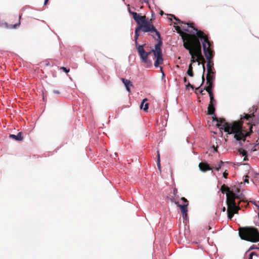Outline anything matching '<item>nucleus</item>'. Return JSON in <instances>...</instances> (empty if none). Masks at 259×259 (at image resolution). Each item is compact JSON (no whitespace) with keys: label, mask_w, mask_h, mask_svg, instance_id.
I'll list each match as a JSON object with an SVG mask.
<instances>
[{"label":"nucleus","mask_w":259,"mask_h":259,"mask_svg":"<svg viewBox=\"0 0 259 259\" xmlns=\"http://www.w3.org/2000/svg\"><path fill=\"white\" fill-rule=\"evenodd\" d=\"M169 16L174 18L176 20L175 24L179 25V26L181 27L182 30L189 32L191 35L196 36L198 39L201 41L203 53L207 60L206 67L207 74L206 77L213 76L214 79H215L214 69L213 68H210V60L212 59L214 56V52L212 50V42L208 40L206 35L203 31L198 30L194 26L193 24L190 23H183L174 15L170 14Z\"/></svg>","instance_id":"nucleus-1"},{"label":"nucleus","mask_w":259,"mask_h":259,"mask_svg":"<svg viewBox=\"0 0 259 259\" xmlns=\"http://www.w3.org/2000/svg\"><path fill=\"white\" fill-rule=\"evenodd\" d=\"M213 121L217 122V126L220 129L224 130L228 134H233L234 138L238 141L241 145V141L245 140L247 135V129L245 128L242 124V120L234 121L229 123L225 120L218 119L216 116L212 117Z\"/></svg>","instance_id":"nucleus-2"},{"label":"nucleus","mask_w":259,"mask_h":259,"mask_svg":"<svg viewBox=\"0 0 259 259\" xmlns=\"http://www.w3.org/2000/svg\"><path fill=\"white\" fill-rule=\"evenodd\" d=\"M239 235L241 239L257 242L259 241V232L257 229L252 227L243 228L239 230Z\"/></svg>","instance_id":"nucleus-3"},{"label":"nucleus","mask_w":259,"mask_h":259,"mask_svg":"<svg viewBox=\"0 0 259 259\" xmlns=\"http://www.w3.org/2000/svg\"><path fill=\"white\" fill-rule=\"evenodd\" d=\"M162 45V41L160 37L158 38L157 43L154 46V49H151V52H152L156 60L154 62V66L158 67L159 65L161 64L163 61L162 53L161 50V46Z\"/></svg>","instance_id":"nucleus-4"},{"label":"nucleus","mask_w":259,"mask_h":259,"mask_svg":"<svg viewBox=\"0 0 259 259\" xmlns=\"http://www.w3.org/2000/svg\"><path fill=\"white\" fill-rule=\"evenodd\" d=\"M184 48L189 50V53L191 55L192 59L191 62L194 63L198 61V59L202 56L201 46L199 41L197 42V47L195 48L193 50L191 49L187 45H184Z\"/></svg>","instance_id":"nucleus-5"},{"label":"nucleus","mask_w":259,"mask_h":259,"mask_svg":"<svg viewBox=\"0 0 259 259\" xmlns=\"http://www.w3.org/2000/svg\"><path fill=\"white\" fill-rule=\"evenodd\" d=\"M146 44L138 45L136 46V48L137 50L141 61L145 64L147 67H150L152 66V61L148 58L146 52L144 48Z\"/></svg>","instance_id":"nucleus-6"},{"label":"nucleus","mask_w":259,"mask_h":259,"mask_svg":"<svg viewBox=\"0 0 259 259\" xmlns=\"http://www.w3.org/2000/svg\"><path fill=\"white\" fill-rule=\"evenodd\" d=\"M140 26H141L142 31L144 32H154L158 38H160V33L156 30L155 26L148 21L145 20L144 21Z\"/></svg>","instance_id":"nucleus-7"},{"label":"nucleus","mask_w":259,"mask_h":259,"mask_svg":"<svg viewBox=\"0 0 259 259\" xmlns=\"http://www.w3.org/2000/svg\"><path fill=\"white\" fill-rule=\"evenodd\" d=\"M228 206L227 215L229 220H231L234 216V213H237L239 207L236 205L235 201H227Z\"/></svg>","instance_id":"nucleus-8"},{"label":"nucleus","mask_w":259,"mask_h":259,"mask_svg":"<svg viewBox=\"0 0 259 259\" xmlns=\"http://www.w3.org/2000/svg\"><path fill=\"white\" fill-rule=\"evenodd\" d=\"M206 85L207 86L204 88V89L207 92L212 91L214 88L213 81L214 80V77H206Z\"/></svg>","instance_id":"nucleus-9"},{"label":"nucleus","mask_w":259,"mask_h":259,"mask_svg":"<svg viewBox=\"0 0 259 259\" xmlns=\"http://www.w3.org/2000/svg\"><path fill=\"white\" fill-rule=\"evenodd\" d=\"M131 14L133 16V19L136 22L138 26H141L144 21L146 20L136 12H131Z\"/></svg>","instance_id":"nucleus-10"},{"label":"nucleus","mask_w":259,"mask_h":259,"mask_svg":"<svg viewBox=\"0 0 259 259\" xmlns=\"http://www.w3.org/2000/svg\"><path fill=\"white\" fill-rule=\"evenodd\" d=\"M221 191L223 194H225V193L226 194V196H227L226 201H228H228H230L231 200L234 201L233 200V199L231 198V196H230L231 191L229 190V189L228 187H227L226 186H225L224 185H223L221 188Z\"/></svg>","instance_id":"nucleus-11"},{"label":"nucleus","mask_w":259,"mask_h":259,"mask_svg":"<svg viewBox=\"0 0 259 259\" xmlns=\"http://www.w3.org/2000/svg\"><path fill=\"white\" fill-rule=\"evenodd\" d=\"M199 167L201 171L205 172L207 170H211V167L207 163L201 162L199 164Z\"/></svg>","instance_id":"nucleus-12"},{"label":"nucleus","mask_w":259,"mask_h":259,"mask_svg":"<svg viewBox=\"0 0 259 259\" xmlns=\"http://www.w3.org/2000/svg\"><path fill=\"white\" fill-rule=\"evenodd\" d=\"M239 156L241 157V158L243 157V161H247L248 160V152L247 151L243 149L240 148L238 150Z\"/></svg>","instance_id":"nucleus-13"},{"label":"nucleus","mask_w":259,"mask_h":259,"mask_svg":"<svg viewBox=\"0 0 259 259\" xmlns=\"http://www.w3.org/2000/svg\"><path fill=\"white\" fill-rule=\"evenodd\" d=\"M187 204H178V206L180 208L183 217L186 220L187 218Z\"/></svg>","instance_id":"nucleus-14"},{"label":"nucleus","mask_w":259,"mask_h":259,"mask_svg":"<svg viewBox=\"0 0 259 259\" xmlns=\"http://www.w3.org/2000/svg\"><path fill=\"white\" fill-rule=\"evenodd\" d=\"M240 194L241 193L240 190L238 188L235 187L231 191L230 196L231 198L235 200L234 199L237 198Z\"/></svg>","instance_id":"nucleus-15"},{"label":"nucleus","mask_w":259,"mask_h":259,"mask_svg":"<svg viewBox=\"0 0 259 259\" xmlns=\"http://www.w3.org/2000/svg\"><path fill=\"white\" fill-rule=\"evenodd\" d=\"M9 137L10 138L13 139L17 141H21L23 139L22 132H19L16 135L14 134H10Z\"/></svg>","instance_id":"nucleus-16"},{"label":"nucleus","mask_w":259,"mask_h":259,"mask_svg":"<svg viewBox=\"0 0 259 259\" xmlns=\"http://www.w3.org/2000/svg\"><path fill=\"white\" fill-rule=\"evenodd\" d=\"M140 31H142L141 26H138L136 28L135 31V35L134 40H135V46L139 45L138 43V39L139 36H140L139 32Z\"/></svg>","instance_id":"nucleus-17"},{"label":"nucleus","mask_w":259,"mask_h":259,"mask_svg":"<svg viewBox=\"0 0 259 259\" xmlns=\"http://www.w3.org/2000/svg\"><path fill=\"white\" fill-rule=\"evenodd\" d=\"M208 114L213 116L212 117L216 116L215 115V104L214 103H209L208 105Z\"/></svg>","instance_id":"nucleus-18"},{"label":"nucleus","mask_w":259,"mask_h":259,"mask_svg":"<svg viewBox=\"0 0 259 259\" xmlns=\"http://www.w3.org/2000/svg\"><path fill=\"white\" fill-rule=\"evenodd\" d=\"M147 98H144L140 104V109H143L145 112H148L149 104L148 103H145L147 101Z\"/></svg>","instance_id":"nucleus-19"},{"label":"nucleus","mask_w":259,"mask_h":259,"mask_svg":"<svg viewBox=\"0 0 259 259\" xmlns=\"http://www.w3.org/2000/svg\"><path fill=\"white\" fill-rule=\"evenodd\" d=\"M121 80L125 87L126 90L130 92L131 91L130 87L133 85L132 82L130 80L126 79L124 78H121Z\"/></svg>","instance_id":"nucleus-20"},{"label":"nucleus","mask_w":259,"mask_h":259,"mask_svg":"<svg viewBox=\"0 0 259 259\" xmlns=\"http://www.w3.org/2000/svg\"><path fill=\"white\" fill-rule=\"evenodd\" d=\"M253 117H254L253 114H252L251 115L245 114V115L243 116V118H241V119L246 120L247 121V124H249L251 120H252Z\"/></svg>","instance_id":"nucleus-21"},{"label":"nucleus","mask_w":259,"mask_h":259,"mask_svg":"<svg viewBox=\"0 0 259 259\" xmlns=\"http://www.w3.org/2000/svg\"><path fill=\"white\" fill-rule=\"evenodd\" d=\"M210 98V103H214L215 102V100L214 98L213 94L212 91H210V92H208Z\"/></svg>","instance_id":"nucleus-22"},{"label":"nucleus","mask_w":259,"mask_h":259,"mask_svg":"<svg viewBox=\"0 0 259 259\" xmlns=\"http://www.w3.org/2000/svg\"><path fill=\"white\" fill-rule=\"evenodd\" d=\"M258 249V247H257V246H256V245H252V246H251L249 247V249H248V250L246 251V254L248 252L250 251V250H253V249Z\"/></svg>","instance_id":"nucleus-23"},{"label":"nucleus","mask_w":259,"mask_h":259,"mask_svg":"<svg viewBox=\"0 0 259 259\" xmlns=\"http://www.w3.org/2000/svg\"><path fill=\"white\" fill-rule=\"evenodd\" d=\"M187 74L191 76V77H193L194 74H193V70H191V69H188L187 71Z\"/></svg>","instance_id":"nucleus-24"},{"label":"nucleus","mask_w":259,"mask_h":259,"mask_svg":"<svg viewBox=\"0 0 259 259\" xmlns=\"http://www.w3.org/2000/svg\"><path fill=\"white\" fill-rule=\"evenodd\" d=\"M181 200L183 202L184 204H187V205H188L189 202L186 198H185V197H182L181 198Z\"/></svg>","instance_id":"nucleus-25"},{"label":"nucleus","mask_w":259,"mask_h":259,"mask_svg":"<svg viewBox=\"0 0 259 259\" xmlns=\"http://www.w3.org/2000/svg\"><path fill=\"white\" fill-rule=\"evenodd\" d=\"M61 69H62L65 73H68L70 71L69 69H68L65 67H62Z\"/></svg>","instance_id":"nucleus-26"},{"label":"nucleus","mask_w":259,"mask_h":259,"mask_svg":"<svg viewBox=\"0 0 259 259\" xmlns=\"http://www.w3.org/2000/svg\"><path fill=\"white\" fill-rule=\"evenodd\" d=\"M186 89H188L189 88H191L192 89H194V86L193 85H191L188 82V84L186 85Z\"/></svg>","instance_id":"nucleus-27"},{"label":"nucleus","mask_w":259,"mask_h":259,"mask_svg":"<svg viewBox=\"0 0 259 259\" xmlns=\"http://www.w3.org/2000/svg\"><path fill=\"white\" fill-rule=\"evenodd\" d=\"M157 165L159 169H160V160H157Z\"/></svg>","instance_id":"nucleus-28"},{"label":"nucleus","mask_w":259,"mask_h":259,"mask_svg":"<svg viewBox=\"0 0 259 259\" xmlns=\"http://www.w3.org/2000/svg\"><path fill=\"white\" fill-rule=\"evenodd\" d=\"M221 167V164H218V166H215V167H214V169H215L216 170L219 171V170L220 169Z\"/></svg>","instance_id":"nucleus-29"},{"label":"nucleus","mask_w":259,"mask_h":259,"mask_svg":"<svg viewBox=\"0 0 259 259\" xmlns=\"http://www.w3.org/2000/svg\"><path fill=\"white\" fill-rule=\"evenodd\" d=\"M249 254H250V255H251L252 256H253V255L257 256V254H256V253L255 252H254V251H252V252H250V253H249Z\"/></svg>","instance_id":"nucleus-30"},{"label":"nucleus","mask_w":259,"mask_h":259,"mask_svg":"<svg viewBox=\"0 0 259 259\" xmlns=\"http://www.w3.org/2000/svg\"><path fill=\"white\" fill-rule=\"evenodd\" d=\"M53 93L55 94H60L59 91L56 90H53Z\"/></svg>","instance_id":"nucleus-31"},{"label":"nucleus","mask_w":259,"mask_h":259,"mask_svg":"<svg viewBox=\"0 0 259 259\" xmlns=\"http://www.w3.org/2000/svg\"><path fill=\"white\" fill-rule=\"evenodd\" d=\"M188 69L193 70V67H192V63L189 64V67H188Z\"/></svg>","instance_id":"nucleus-32"},{"label":"nucleus","mask_w":259,"mask_h":259,"mask_svg":"<svg viewBox=\"0 0 259 259\" xmlns=\"http://www.w3.org/2000/svg\"><path fill=\"white\" fill-rule=\"evenodd\" d=\"M157 160H160V154H159V152L158 151H157Z\"/></svg>","instance_id":"nucleus-33"},{"label":"nucleus","mask_w":259,"mask_h":259,"mask_svg":"<svg viewBox=\"0 0 259 259\" xmlns=\"http://www.w3.org/2000/svg\"><path fill=\"white\" fill-rule=\"evenodd\" d=\"M173 193H174V194L175 196L176 195V194L177 193V189L175 188L174 190H173Z\"/></svg>","instance_id":"nucleus-34"},{"label":"nucleus","mask_w":259,"mask_h":259,"mask_svg":"<svg viewBox=\"0 0 259 259\" xmlns=\"http://www.w3.org/2000/svg\"><path fill=\"white\" fill-rule=\"evenodd\" d=\"M211 148L213 149V152H217V148L213 145Z\"/></svg>","instance_id":"nucleus-35"},{"label":"nucleus","mask_w":259,"mask_h":259,"mask_svg":"<svg viewBox=\"0 0 259 259\" xmlns=\"http://www.w3.org/2000/svg\"><path fill=\"white\" fill-rule=\"evenodd\" d=\"M160 70L161 71V73H162V76H165V74L164 73V72L162 71V67H160Z\"/></svg>","instance_id":"nucleus-36"},{"label":"nucleus","mask_w":259,"mask_h":259,"mask_svg":"<svg viewBox=\"0 0 259 259\" xmlns=\"http://www.w3.org/2000/svg\"><path fill=\"white\" fill-rule=\"evenodd\" d=\"M151 53H152V52H151V50L149 52H146V54L148 57Z\"/></svg>","instance_id":"nucleus-37"},{"label":"nucleus","mask_w":259,"mask_h":259,"mask_svg":"<svg viewBox=\"0 0 259 259\" xmlns=\"http://www.w3.org/2000/svg\"><path fill=\"white\" fill-rule=\"evenodd\" d=\"M183 80H184V82H188V80H187V78L186 77H184L183 78Z\"/></svg>","instance_id":"nucleus-38"},{"label":"nucleus","mask_w":259,"mask_h":259,"mask_svg":"<svg viewBox=\"0 0 259 259\" xmlns=\"http://www.w3.org/2000/svg\"><path fill=\"white\" fill-rule=\"evenodd\" d=\"M245 163H242L241 162L240 163L237 162V165L239 166L241 165H245Z\"/></svg>","instance_id":"nucleus-39"},{"label":"nucleus","mask_w":259,"mask_h":259,"mask_svg":"<svg viewBox=\"0 0 259 259\" xmlns=\"http://www.w3.org/2000/svg\"><path fill=\"white\" fill-rule=\"evenodd\" d=\"M223 164H224V162L222 160H220L218 164H221V166H222Z\"/></svg>","instance_id":"nucleus-40"},{"label":"nucleus","mask_w":259,"mask_h":259,"mask_svg":"<svg viewBox=\"0 0 259 259\" xmlns=\"http://www.w3.org/2000/svg\"><path fill=\"white\" fill-rule=\"evenodd\" d=\"M222 210V211L225 212L226 211V207L225 206L223 207Z\"/></svg>","instance_id":"nucleus-41"},{"label":"nucleus","mask_w":259,"mask_h":259,"mask_svg":"<svg viewBox=\"0 0 259 259\" xmlns=\"http://www.w3.org/2000/svg\"><path fill=\"white\" fill-rule=\"evenodd\" d=\"M150 0H144V3H149V2Z\"/></svg>","instance_id":"nucleus-42"},{"label":"nucleus","mask_w":259,"mask_h":259,"mask_svg":"<svg viewBox=\"0 0 259 259\" xmlns=\"http://www.w3.org/2000/svg\"><path fill=\"white\" fill-rule=\"evenodd\" d=\"M227 175V174H226L225 172H224L223 174V176L224 177H225V178H226V176Z\"/></svg>","instance_id":"nucleus-43"},{"label":"nucleus","mask_w":259,"mask_h":259,"mask_svg":"<svg viewBox=\"0 0 259 259\" xmlns=\"http://www.w3.org/2000/svg\"><path fill=\"white\" fill-rule=\"evenodd\" d=\"M247 259H252V256L251 255H250V254H249V257Z\"/></svg>","instance_id":"nucleus-44"},{"label":"nucleus","mask_w":259,"mask_h":259,"mask_svg":"<svg viewBox=\"0 0 259 259\" xmlns=\"http://www.w3.org/2000/svg\"><path fill=\"white\" fill-rule=\"evenodd\" d=\"M49 0H45V2H44V5H46L48 3Z\"/></svg>","instance_id":"nucleus-45"},{"label":"nucleus","mask_w":259,"mask_h":259,"mask_svg":"<svg viewBox=\"0 0 259 259\" xmlns=\"http://www.w3.org/2000/svg\"><path fill=\"white\" fill-rule=\"evenodd\" d=\"M163 13H163V12L162 11H160V14L161 16L163 15Z\"/></svg>","instance_id":"nucleus-46"},{"label":"nucleus","mask_w":259,"mask_h":259,"mask_svg":"<svg viewBox=\"0 0 259 259\" xmlns=\"http://www.w3.org/2000/svg\"><path fill=\"white\" fill-rule=\"evenodd\" d=\"M202 92H203V89H202V88L200 89L199 92L200 93H202Z\"/></svg>","instance_id":"nucleus-47"},{"label":"nucleus","mask_w":259,"mask_h":259,"mask_svg":"<svg viewBox=\"0 0 259 259\" xmlns=\"http://www.w3.org/2000/svg\"><path fill=\"white\" fill-rule=\"evenodd\" d=\"M202 84L204 82V78L203 75L202 76Z\"/></svg>","instance_id":"nucleus-48"},{"label":"nucleus","mask_w":259,"mask_h":259,"mask_svg":"<svg viewBox=\"0 0 259 259\" xmlns=\"http://www.w3.org/2000/svg\"><path fill=\"white\" fill-rule=\"evenodd\" d=\"M128 12H129V13H130V14H131V12H133V11H132L131 10V9H130V8H128Z\"/></svg>","instance_id":"nucleus-49"},{"label":"nucleus","mask_w":259,"mask_h":259,"mask_svg":"<svg viewBox=\"0 0 259 259\" xmlns=\"http://www.w3.org/2000/svg\"><path fill=\"white\" fill-rule=\"evenodd\" d=\"M253 203V204H254V205H255V206L257 207V206H258V205H257V204H256V203H255V201H254Z\"/></svg>","instance_id":"nucleus-50"},{"label":"nucleus","mask_w":259,"mask_h":259,"mask_svg":"<svg viewBox=\"0 0 259 259\" xmlns=\"http://www.w3.org/2000/svg\"><path fill=\"white\" fill-rule=\"evenodd\" d=\"M257 209H258V212H257V214H259V206H257Z\"/></svg>","instance_id":"nucleus-51"},{"label":"nucleus","mask_w":259,"mask_h":259,"mask_svg":"<svg viewBox=\"0 0 259 259\" xmlns=\"http://www.w3.org/2000/svg\"><path fill=\"white\" fill-rule=\"evenodd\" d=\"M203 71L204 72L205 71V67H204V65H203Z\"/></svg>","instance_id":"nucleus-52"},{"label":"nucleus","mask_w":259,"mask_h":259,"mask_svg":"<svg viewBox=\"0 0 259 259\" xmlns=\"http://www.w3.org/2000/svg\"><path fill=\"white\" fill-rule=\"evenodd\" d=\"M153 38L154 39H155V40H157V39L155 38V37H154V36H153Z\"/></svg>","instance_id":"nucleus-53"},{"label":"nucleus","mask_w":259,"mask_h":259,"mask_svg":"<svg viewBox=\"0 0 259 259\" xmlns=\"http://www.w3.org/2000/svg\"><path fill=\"white\" fill-rule=\"evenodd\" d=\"M16 25H17V24H15V25H14V27H15Z\"/></svg>","instance_id":"nucleus-54"},{"label":"nucleus","mask_w":259,"mask_h":259,"mask_svg":"<svg viewBox=\"0 0 259 259\" xmlns=\"http://www.w3.org/2000/svg\"><path fill=\"white\" fill-rule=\"evenodd\" d=\"M257 215H258V218H259V214H257Z\"/></svg>","instance_id":"nucleus-55"},{"label":"nucleus","mask_w":259,"mask_h":259,"mask_svg":"<svg viewBox=\"0 0 259 259\" xmlns=\"http://www.w3.org/2000/svg\"><path fill=\"white\" fill-rule=\"evenodd\" d=\"M258 245H259V244H258ZM259 249V247H258V249Z\"/></svg>","instance_id":"nucleus-56"}]
</instances>
